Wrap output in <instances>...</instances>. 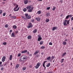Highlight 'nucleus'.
<instances>
[{
  "label": "nucleus",
  "mask_w": 73,
  "mask_h": 73,
  "mask_svg": "<svg viewBox=\"0 0 73 73\" xmlns=\"http://www.w3.org/2000/svg\"><path fill=\"white\" fill-rule=\"evenodd\" d=\"M12 55H11L10 56V58H9L10 60H12Z\"/></svg>",
  "instance_id": "6ab92c4d"
},
{
  "label": "nucleus",
  "mask_w": 73,
  "mask_h": 73,
  "mask_svg": "<svg viewBox=\"0 0 73 73\" xmlns=\"http://www.w3.org/2000/svg\"><path fill=\"white\" fill-rule=\"evenodd\" d=\"M38 67H39V66H38V65H37L36 64V66L35 67V68L36 69H38Z\"/></svg>",
  "instance_id": "473e14b6"
},
{
  "label": "nucleus",
  "mask_w": 73,
  "mask_h": 73,
  "mask_svg": "<svg viewBox=\"0 0 73 73\" xmlns=\"http://www.w3.org/2000/svg\"><path fill=\"white\" fill-rule=\"evenodd\" d=\"M68 16H69V17H70V18H71V17H72V16H72V15H68Z\"/></svg>",
  "instance_id": "58836bf2"
},
{
  "label": "nucleus",
  "mask_w": 73,
  "mask_h": 73,
  "mask_svg": "<svg viewBox=\"0 0 73 73\" xmlns=\"http://www.w3.org/2000/svg\"><path fill=\"white\" fill-rule=\"evenodd\" d=\"M52 43L51 42H50L49 43V45H52Z\"/></svg>",
  "instance_id": "37998d69"
},
{
  "label": "nucleus",
  "mask_w": 73,
  "mask_h": 73,
  "mask_svg": "<svg viewBox=\"0 0 73 73\" xmlns=\"http://www.w3.org/2000/svg\"><path fill=\"white\" fill-rule=\"evenodd\" d=\"M3 13V11L2 10H0V14H1V13Z\"/></svg>",
  "instance_id": "79ce46f5"
},
{
  "label": "nucleus",
  "mask_w": 73,
  "mask_h": 73,
  "mask_svg": "<svg viewBox=\"0 0 73 73\" xmlns=\"http://www.w3.org/2000/svg\"><path fill=\"white\" fill-rule=\"evenodd\" d=\"M32 27H33V25H32V23H29V26H27V28H32Z\"/></svg>",
  "instance_id": "423d86ee"
},
{
  "label": "nucleus",
  "mask_w": 73,
  "mask_h": 73,
  "mask_svg": "<svg viewBox=\"0 0 73 73\" xmlns=\"http://www.w3.org/2000/svg\"><path fill=\"white\" fill-rule=\"evenodd\" d=\"M13 27L14 29H16L17 28V26L15 25H13Z\"/></svg>",
  "instance_id": "412c9836"
},
{
  "label": "nucleus",
  "mask_w": 73,
  "mask_h": 73,
  "mask_svg": "<svg viewBox=\"0 0 73 73\" xmlns=\"http://www.w3.org/2000/svg\"><path fill=\"white\" fill-rule=\"evenodd\" d=\"M66 54V52H64V53H63L62 54V56H63V57H64V56L65 55V54Z\"/></svg>",
  "instance_id": "393cba45"
},
{
  "label": "nucleus",
  "mask_w": 73,
  "mask_h": 73,
  "mask_svg": "<svg viewBox=\"0 0 73 73\" xmlns=\"http://www.w3.org/2000/svg\"><path fill=\"white\" fill-rule=\"evenodd\" d=\"M28 0H25V1H24L25 4H28Z\"/></svg>",
  "instance_id": "4468645a"
},
{
  "label": "nucleus",
  "mask_w": 73,
  "mask_h": 73,
  "mask_svg": "<svg viewBox=\"0 0 73 73\" xmlns=\"http://www.w3.org/2000/svg\"><path fill=\"white\" fill-rule=\"evenodd\" d=\"M18 31H17L15 32L16 33H18Z\"/></svg>",
  "instance_id": "680f3d73"
},
{
  "label": "nucleus",
  "mask_w": 73,
  "mask_h": 73,
  "mask_svg": "<svg viewBox=\"0 0 73 73\" xmlns=\"http://www.w3.org/2000/svg\"><path fill=\"white\" fill-rule=\"evenodd\" d=\"M56 7H53V9H52V11H54V10H55V9H56Z\"/></svg>",
  "instance_id": "2f4dec72"
},
{
  "label": "nucleus",
  "mask_w": 73,
  "mask_h": 73,
  "mask_svg": "<svg viewBox=\"0 0 73 73\" xmlns=\"http://www.w3.org/2000/svg\"><path fill=\"white\" fill-rule=\"evenodd\" d=\"M41 49H45V47L44 46H42L41 47Z\"/></svg>",
  "instance_id": "7c9ffc66"
},
{
  "label": "nucleus",
  "mask_w": 73,
  "mask_h": 73,
  "mask_svg": "<svg viewBox=\"0 0 73 73\" xmlns=\"http://www.w3.org/2000/svg\"><path fill=\"white\" fill-rule=\"evenodd\" d=\"M22 18H23V19H25V17H22Z\"/></svg>",
  "instance_id": "603ef678"
},
{
  "label": "nucleus",
  "mask_w": 73,
  "mask_h": 73,
  "mask_svg": "<svg viewBox=\"0 0 73 73\" xmlns=\"http://www.w3.org/2000/svg\"><path fill=\"white\" fill-rule=\"evenodd\" d=\"M41 54L42 55H43L44 54V53L43 52H42L41 53Z\"/></svg>",
  "instance_id": "0e129e2a"
},
{
  "label": "nucleus",
  "mask_w": 73,
  "mask_h": 73,
  "mask_svg": "<svg viewBox=\"0 0 73 73\" xmlns=\"http://www.w3.org/2000/svg\"><path fill=\"white\" fill-rule=\"evenodd\" d=\"M11 18H12V19H14V17L13 16H10Z\"/></svg>",
  "instance_id": "8fccbe9b"
},
{
  "label": "nucleus",
  "mask_w": 73,
  "mask_h": 73,
  "mask_svg": "<svg viewBox=\"0 0 73 73\" xmlns=\"http://www.w3.org/2000/svg\"><path fill=\"white\" fill-rule=\"evenodd\" d=\"M31 21L33 22H33L35 21V20H34V19H31Z\"/></svg>",
  "instance_id": "ea45409f"
},
{
  "label": "nucleus",
  "mask_w": 73,
  "mask_h": 73,
  "mask_svg": "<svg viewBox=\"0 0 73 73\" xmlns=\"http://www.w3.org/2000/svg\"><path fill=\"white\" fill-rule=\"evenodd\" d=\"M55 60V59L53 61V62H54Z\"/></svg>",
  "instance_id": "774afa93"
},
{
  "label": "nucleus",
  "mask_w": 73,
  "mask_h": 73,
  "mask_svg": "<svg viewBox=\"0 0 73 73\" xmlns=\"http://www.w3.org/2000/svg\"><path fill=\"white\" fill-rule=\"evenodd\" d=\"M27 54L28 55H29V52H27Z\"/></svg>",
  "instance_id": "de8ad7c7"
},
{
  "label": "nucleus",
  "mask_w": 73,
  "mask_h": 73,
  "mask_svg": "<svg viewBox=\"0 0 73 73\" xmlns=\"http://www.w3.org/2000/svg\"><path fill=\"white\" fill-rule=\"evenodd\" d=\"M5 58H6V57H5V56H4L3 57L2 60V62H4V61H5Z\"/></svg>",
  "instance_id": "6e6552de"
},
{
  "label": "nucleus",
  "mask_w": 73,
  "mask_h": 73,
  "mask_svg": "<svg viewBox=\"0 0 73 73\" xmlns=\"http://www.w3.org/2000/svg\"><path fill=\"white\" fill-rule=\"evenodd\" d=\"M58 28H57V27H54L52 28V31H54L55 30H57Z\"/></svg>",
  "instance_id": "9b49d317"
},
{
  "label": "nucleus",
  "mask_w": 73,
  "mask_h": 73,
  "mask_svg": "<svg viewBox=\"0 0 73 73\" xmlns=\"http://www.w3.org/2000/svg\"><path fill=\"white\" fill-rule=\"evenodd\" d=\"M11 36L12 37H15V33H12L11 35Z\"/></svg>",
  "instance_id": "f8f14e48"
},
{
  "label": "nucleus",
  "mask_w": 73,
  "mask_h": 73,
  "mask_svg": "<svg viewBox=\"0 0 73 73\" xmlns=\"http://www.w3.org/2000/svg\"><path fill=\"white\" fill-rule=\"evenodd\" d=\"M5 15H6L5 13H4L3 14V16H5Z\"/></svg>",
  "instance_id": "49530a36"
},
{
  "label": "nucleus",
  "mask_w": 73,
  "mask_h": 73,
  "mask_svg": "<svg viewBox=\"0 0 73 73\" xmlns=\"http://www.w3.org/2000/svg\"><path fill=\"white\" fill-rule=\"evenodd\" d=\"M13 5L14 6H16V7H15L13 9V10L14 11H15V12H16V11H18L19 10V9H20V7H18L17 9H17V8L18 7H19V5H18L16 3H14Z\"/></svg>",
  "instance_id": "7ed1b4c3"
},
{
  "label": "nucleus",
  "mask_w": 73,
  "mask_h": 73,
  "mask_svg": "<svg viewBox=\"0 0 73 73\" xmlns=\"http://www.w3.org/2000/svg\"><path fill=\"white\" fill-rule=\"evenodd\" d=\"M39 56V55H38V54H37V55H36V57H38Z\"/></svg>",
  "instance_id": "bf43d9fd"
},
{
  "label": "nucleus",
  "mask_w": 73,
  "mask_h": 73,
  "mask_svg": "<svg viewBox=\"0 0 73 73\" xmlns=\"http://www.w3.org/2000/svg\"><path fill=\"white\" fill-rule=\"evenodd\" d=\"M27 52H28V50H25L24 51H22L21 53H27Z\"/></svg>",
  "instance_id": "9d476101"
},
{
  "label": "nucleus",
  "mask_w": 73,
  "mask_h": 73,
  "mask_svg": "<svg viewBox=\"0 0 73 73\" xmlns=\"http://www.w3.org/2000/svg\"><path fill=\"white\" fill-rule=\"evenodd\" d=\"M50 58H51V57L50 56H49L46 58V59L47 60H50Z\"/></svg>",
  "instance_id": "5701e85b"
},
{
  "label": "nucleus",
  "mask_w": 73,
  "mask_h": 73,
  "mask_svg": "<svg viewBox=\"0 0 73 73\" xmlns=\"http://www.w3.org/2000/svg\"><path fill=\"white\" fill-rule=\"evenodd\" d=\"M27 9H28L27 12H32L33 9V7H31V6H28L26 7Z\"/></svg>",
  "instance_id": "f257e3e1"
},
{
  "label": "nucleus",
  "mask_w": 73,
  "mask_h": 73,
  "mask_svg": "<svg viewBox=\"0 0 73 73\" xmlns=\"http://www.w3.org/2000/svg\"><path fill=\"white\" fill-rule=\"evenodd\" d=\"M50 7H47V10H49V9H50Z\"/></svg>",
  "instance_id": "a19ab883"
},
{
  "label": "nucleus",
  "mask_w": 73,
  "mask_h": 73,
  "mask_svg": "<svg viewBox=\"0 0 73 73\" xmlns=\"http://www.w3.org/2000/svg\"><path fill=\"white\" fill-rule=\"evenodd\" d=\"M46 15H47V17H49L50 16V13L49 12L48 13L46 14Z\"/></svg>",
  "instance_id": "f3484780"
},
{
  "label": "nucleus",
  "mask_w": 73,
  "mask_h": 73,
  "mask_svg": "<svg viewBox=\"0 0 73 73\" xmlns=\"http://www.w3.org/2000/svg\"><path fill=\"white\" fill-rule=\"evenodd\" d=\"M0 66H3V65L2 64H1V65H0Z\"/></svg>",
  "instance_id": "13d9d810"
},
{
  "label": "nucleus",
  "mask_w": 73,
  "mask_h": 73,
  "mask_svg": "<svg viewBox=\"0 0 73 73\" xmlns=\"http://www.w3.org/2000/svg\"><path fill=\"white\" fill-rule=\"evenodd\" d=\"M2 64V62H0V65H1Z\"/></svg>",
  "instance_id": "e2e57ef3"
},
{
  "label": "nucleus",
  "mask_w": 73,
  "mask_h": 73,
  "mask_svg": "<svg viewBox=\"0 0 73 73\" xmlns=\"http://www.w3.org/2000/svg\"><path fill=\"white\" fill-rule=\"evenodd\" d=\"M46 23H48V22H49V19H47L46 20Z\"/></svg>",
  "instance_id": "c85d7f7f"
},
{
  "label": "nucleus",
  "mask_w": 73,
  "mask_h": 73,
  "mask_svg": "<svg viewBox=\"0 0 73 73\" xmlns=\"http://www.w3.org/2000/svg\"><path fill=\"white\" fill-rule=\"evenodd\" d=\"M43 43H44V42L43 41H41L40 42V45H42V44H43Z\"/></svg>",
  "instance_id": "a878e982"
},
{
  "label": "nucleus",
  "mask_w": 73,
  "mask_h": 73,
  "mask_svg": "<svg viewBox=\"0 0 73 73\" xmlns=\"http://www.w3.org/2000/svg\"><path fill=\"white\" fill-rule=\"evenodd\" d=\"M42 40V38L41 37V35H39L38 36V41H40V40Z\"/></svg>",
  "instance_id": "0eeeda50"
},
{
  "label": "nucleus",
  "mask_w": 73,
  "mask_h": 73,
  "mask_svg": "<svg viewBox=\"0 0 73 73\" xmlns=\"http://www.w3.org/2000/svg\"><path fill=\"white\" fill-rule=\"evenodd\" d=\"M12 16V14H10L9 15V16Z\"/></svg>",
  "instance_id": "338daca9"
},
{
  "label": "nucleus",
  "mask_w": 73,
  "mask_h": 73,
  "mask_svg": "<svg viewBox=\"0 0 73 73\" xmlns=\"http://www.w3.org/2000/svg\"><path fill=\"white\" fill-rule=\"evenodd\" d=\"M21 56V54L19 53L18 54V57H20V56Z\"/></svg>",
  "instance_id": "a18cd8bd"
},
{
  "label": "nucleus",
  "mask_w": 73,
  "mask_h": 73,
  "mask_svg": "<svg viewBox=\"0 0 73 73\" xmlns=\"http://www.w3.org/2000/svg\"><path fill=\"white\" fill-rule=\"evenodd\" d=\"M52 59H54V56H52Z\"/></svg>",
  "instance_id": "864d4df0"
},
{
  "label": "nucleus",
  "mask_w": 73,
  "mask_h": 73,
  "mask_svg": "<svg viewBox=\"0 0 73 73\" xmlns=\"http://www.w3.org/2000/svg\"><path fill=\"white\" fill-rule=\"evenodd\" d=\"M39 53V51L38 50L37 51H36V52H35L34 53V54H36L37 53Z\"/></svg>",
  "instance_id": "a211bd4d"
},
{
  "label": "nucleus",
  "mask_w": 73,
  "mask_h": 73,
  "mask_svg": "<svg viewBox=\"0 0 73 73\" xmlns=\"http://www.w3.org/2000/svg\"><path fill=\"white\" fill-rule=\"evenodd\" d=\"M13 18L14 19H15L16 18V17L15 16H14Z\"/></svg>",
  "instance_id": "5fc2aeb1"
},
{
  "label": "nucleus",
  "mask_w": 73,
  "mask_h": 73,
  "mask_svg": "<svg viewBox=\"0 0 73 73\" xmlns=\"http://www.w3.org/2000/svg\"><path fill=\"white\" fill-rule=\"evenodd\" d=\"M23 70H25V69H26V67H24L23 68Z\"/></svg>",
  "instance_id": "4c0bfd02"
},
{
  "label": "nucleus",
  "mask_w": 73,
  "mask_h": 73,
  "mask_svg": "<svg viewBox=\"0 0 73 73\" xmlns=\"http://www.w3.org/2000/svg\"><path fill=\"white\" fill-rule=\"evenodd\" d=\"M19 67V64H17L16 66V68H18Z\"/></svg>",
  "instance_id": "cd10ccee"
},
{
  "label": "nucleus",
  "mask_w": 73,
  "mask_h": 73,
  "mask_svg": "<svg viewBox=\"0 0 73 73\" xmlns=\"http://www.w3.org/2000/svg\"><path fill=\"white\" fill-rule=\"evenodd\" d=\"M37 29H35L33 31V33H36L37 32Z\"/></svg>",
  "instance_id": "2eb2a0df"
},
{
  "label": "nucleus",
  "mask_w": 73,
  "mask_h": 73,
  "mask_svg": "<svg viewBox=\"0 0 73 73\" xmlns=\"http://www.w3.org/2000/svg\"><path fill=\"white\" fill-rule=\"evenodd\" d=\"M36 65H38V66H40V65H41V63H40V62L38 63H37Z\"/></svg>",
  "instance_id": "4be33fe9"
},
{
  "label": "nucleus",
  "mask_w": 73,
  "mask_h": 73,
  "mask_svg": "<svg viewBox=\"0 0 73 73\" xmlns=\"http://www.w3.org/2000/svg\"><path fill=\"white\" fill-rule=\"evenodd\" d=\"M69 15H68L66 17L65 19H68V18H69Z\"/></svg>",
  "instance_id": "f704fd0d"
},
{
  "label": "nucleus",
  "mask_w": 73,
  "mask_h": 73,
  "mask_svg": "<svg viewBox=\"0 0 73 73\" xmlns=\"http://www.w3.org/2000/svg\"><path fill=\"white\" fill-rule=\"evenodd\" d=\"M50 65V63H49L48 64L46 65L47 67H49V66Z\"/></svg>",
  "instance_id": "bb28decb"
},
{
  "label": "nucleus",
  "mask_w": 73,
  "mask_h": 73,
  "mask_svg": "<svg viewBox=\"0 0 73 73\" xmlns=\"http://www.w3.org/2000/svg\"><path fill=\"white\" fill-rule=\"evenodd\" d=\"M32 36L31 35H29L27 36V38L28 40H31Z\"/></svg>",
  "instance_id": "ddd939ff"
},
{
  "label": "nucleus",
  "mask_w": 73,
  "mask_h": 73,
  "mask_svg": "<svg viewBox=\"0 0 73 73\" xmlns=\"http://www.w3.org/2000/svg\"><path fill=\"white\" fill-rule=\"evenodd\" d=\"M65 41H68V40H67L66 39L65 40Z\"/></svg>",
  "instance_id": "6e6d98bb"
},
{
  "label": "nucleus",
  "mask_w": 73,
  "mask_h": 73,
  "mask_svg": "<svg viewBox=\"0 0 73 73\" xmlns=\"http://www.w3.org/2000/svg\"><path fill=\"white\" fill-rule=\"evenodd\" d=\"M73 17H72L71 18V21H73Z\"/></svg>",
  "instance_id": "3c124183"
},
{
  "label": "nucleus",
  "mask_w": 73,
  "mask_h": 73,
  "mask_svg": "<svg viewBox=\"0 0 73 73\" xmlns=\"http://www.w3.org/2000/svg\"><path fill=\"white\" fill-rule=\"evenodd\" d=\"M64 59H62L61 61V63H62L64 62Z\"/></svg>",
  "instance_id": "72a5a7b5"
},
{
  "label": "nucleus",
  "mask_w": 73,
  "mask_h": 73,
  "mask_svg": "<svg viewBox=\"0 0 73 73\" xmlns=\"http://www.w3.org/2000/svg\"><path fill=\"white\" fill-rule=\"evenodd\" d=\"M37 13L38 15H40L41 14V11H38L37 12Z\"/></svg>",
  "instance_id": "b1692460"
},
{
  "label": "nucleus",
  "mask_w": 73,
  "mask_h": 73,
  "mask_svg": "<svg viewBox=\"0 0 73 73\" xmlns=\"http://www.w3.org/2000/svg\"><path fill=\"white\" fill-rule=\"evenodd\" d=\"M30 68H32V65H30L29 66Z\"/></svg>",
  "instance_id": "4d7b16f0"
},
{
  "label": "nucleus",
  "mask_w": 73,
  "mask_h": 73,
  "mask_svg": "<svg viewBox=\"0 0 73 73\" xmlns=\"http://www.w3.org/2000/svg\"><path fill=\"white\" fill-rule=\"evenodd\" d=\"M62 44L63 45H65L66 44V42L65 41H64L63 42Z\"/></svg>",
  "instance_id": "aec40b11"
},
{
  "label": "nucleus",
  "mask_w": 73,
  "mask_h": 73,
  "mask_svg": "<svg viewBox=\"0 0 73 73\" xmlns=\"http://www.w3.org/2000/svg\"><path fill=\"white\" fill-rule=\"evenodd\" d=\"M29 56H32V54H30L29 55Z\"/></svg>",
  "instance_id": "69168bd1"
},
{
  "label": "nucleus",
  "mask_w": 73,
  "mask_h": 73,
  "mask_svg": "<svg viewBox=\"0 0 73 73\" xmlns=\"http://www.w3.org/2000/svg\"><path fill=\"white\" fill-rule=\"evenodd\" d=\"M69 21H70L69 20L67 21V20H65V21L64 22V25L65 26H66V25H67V24H69ZM66 22H67V24L66 23Z\"/></svg>",
  "instance_id": "20e7f679"
},
{
  "label": "nucleus",
  "mask_w": 73,
  "mask_h": 73,
  "mask_svg": "<svg viewBox=\"0 0 73 73\" xmlns=\"http://www.w3.org/2000/svg\"><path fill=\"white\" fill-rule=\"evenodd\" d=\"M5 27L6 28H8V25H5Z\"/></svg>",
  "instance_id": "c9c22d12"
},
{
  "label": "nucleus",
  "mask_w": 73,
  "mask_h": 73,
  "mask_svg": "<svg viewBox=\"0 0 73 73\" xmlns=\"http://www.w3.org/2000/svg\"><path fill=\"white\" fill-rule=\"evenodd\" d=\"M60 3H62L63 2V1H62V0H61L60 1Z\"/></svg>",
  "instance_id": "c03bdc74"
},
{
  "label": "nucleus",
  "mask_w": 73,
  "mask_h": 73,
  "mask_svg": "<svg viewBox=\"0 0 73 73\" xmlns=\"http://www.w3.org/2000/svg\"><path fill=\"white\" fill-rule=\"evenodd\" d=\"M4 69L3 68H1V70H3Z\"/></svg>",
  "instance_id": "09e8293b"
},
{
  "label": "nucleus",
  "mask_w": 73,
  "mask_h": 73,
  "mask_svg": "<svg viewBox=\"0 0 73 73\" xmlns=\"http://www.w3.org/2000/svg\"><path fill=\"white\" fill-rule=\"evenodd\" d=\"M27 56L25 55H23L21 56V60H19V61H25V60H27Z\"/></svg>",
  "instance_id": "f03ea898"
},
{
  "label": "nucleus",
  "mask_w": 73,
  "mask_h": 73,
  "mask_svg": "<svg viewBox=\"0 0 73 73\" xmlns=\"http://www.w3.org/2000/svg\"><path fill=\"white\" fill-rule=\"evenodd\" d=\"M25 16L28 19H31V17L29 15H28V13H26L25 14Z\"/></svg>",
  "instance_id": "39448f33"
},
{
  "label": "nucleus",
  "mask_w": 73,
  "mask_h": 73,
  "mask_svg": "<svg viewBox=\"0 0 73 73\" xmlns=\"http://www.w3.org/2000/svg\"><path fill=\"white\" fill-rule=\"evenodd\" d=\"M27 11V9H26V8H24L23 9V11L24 12H26Z\"/></svg>",
  "instance_id": "c756f323"
},
{
  "label": "nucleus",
  "mask_w": 73,
  "mask_h": 73,
  "mask_svg": "<svg viewBox=\"0 0 73 73\" xmlns=\"http://www.w3.org/2000/svg\"><path fill=\"white\" fill-rule=\"evenodd\" d=\"M47 62V61H44L43 64V67H44V69H46V67H45V62Z\"/></svg>",
  "instance_id": "1a4fd4ad"
},
{
  "label": "nucleus",
  "mask_w": 73,
  "mask_h": 73,
  "mask_svg": "<svg viewBox=\"0 0 73 73\" xmlns=\"http://www.w3.org/2000/svg\"><path fill=\"white\" fill-rule=\"evenodd\" d=\"M35 19L36 20L38 21H40V18H36Z\"/></svg>",
  "instance_id": "dca6fc26"
},
{
  "label": "nucleus",
  "mask_w": 73,
  "mask_h": 73,
  "mask_svg": "<svg viewBox=\"0 0 73 73\" xmlns=\"http://www.w3.org/2000/svg\"><path fill=\"white\" fill-rule=\"evenodd\" d=\"M3 44L5 45L7 44V43L6 42H4L3 43Z\"/></svg>",
  "instance_id": "e433bc0d"
},
{
  "label": "nucleus",
  "mask_w": 73,
  "mask_h": 73,
  "mask_svg": "<svg viewBox=\"0 0 73 73\" xmlns=\"http://www.w3.org/2000/svg\"><path fill=\"white\" fill-rule=\"evenodd\" d=\"M12 32V30H10V32L11 33V32Z\"/></svg>",
  "instance_id": "052dcab7"
}]
</instances>
